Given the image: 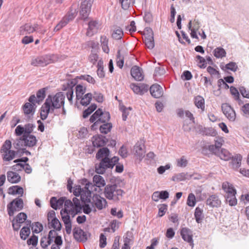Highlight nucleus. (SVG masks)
<instances>
[{"label": "nucleus", "instance_id": "f257e3e1", "mask_svg": "<svg viewBox=\"0 0 249 249\" xmlns=\"http://www.w3.org/2000/svg\"><path fill=\"white\" fill-rule=\"evenodd\" d=\"M81 210L82 207L79 199L74 197L72 199V202L70 200H66L65 202V208L60 212L64 223L71 222L70 215L73 217L81 213Z\"/></svg>", "mask_w": 249, "mask_h": 249}, {"label": "nucleus", "instance_id": "f03ea898", "mask_svg": "<svg viewBox=\"0 0 249 249\" xmlns=\"http://www.w3.org/2000/svg\"><path fill=\"white\" fill-rule=\"evenodd\" d=\"M110 151L107 147H103L100 148L96 155V158L97 160L101 159L100 162L99 164H95V172L99 174H103L105 173L104 166H106L105 163L108 164L107 161L109 157Z\"/></svg>", "mask_w": 249, "mask_h": 249}, {"label": "nucleus", "instance_id": "7ed1b4c3", "mask_svg": "<svg viewBox=\"0 0 249 249\" xmlns=\"http://www.w3.org/2000/svg\"><path fill=\"white\" fill-rule=\"evenodd\" d=\"M124 192L116 184H108L104 189L105 196L108 200L114 202L119 201L122 197Z\"/></svg>", "mask_w": 249, "mask_h": 249}, {"label": "nucleus", "instance_id": "20e7f679", "mask_svg": "<svg viewBox=\"0 0 249 249\" xmlns=\"http://www.w3.org/2000/svg\"><path fill=\"white\" fill-rule=\"evenodd\" d=\"M110 118L108 112L103 111L101 108H98L90 117L89 121L93 123L91 127L92 129H95L97 126L101 123H106Z\"/></svg>", "mask_w": 249, "mask_h": 249}, {"label": "nucleus", "instance_id": "39448f33", "mask_svg": "<svg viewBox=\"0 0 249 249\" xmlns=\"http://www.w3.org/2000/svg\"><path fill=\"white\" fill-rule=\"evenodd\" d=\"M12 147L11 142L6 140L1 147L0 152L4 161H9L13 160L18 154V151L11 149Z\"/></svg>", "mask_w": 249, "mask_h": 249}, {"label": "nucleus", "instance_id": "423d86ee", "mask_svg": "<svg viewBox=\"0 0 249 249\" xmlns=\"http://www.w3.org/2000/svg\"><path fill=\"white\" fill-rule=\"evenodd\" d=\"M84 181L85 186L83 192L80 195L81 199L84 204H91L92 201L91 192L96 191V188L94 185H93L92 183L89 182L87 179H85Z\"/></svg>", "mask_w": 249, "mask_h": 249}, {"label": "nucleus", "instance_id": "0eeeda50", "mask_svg": "<svg viewBox=\"0 0 249 249\" xmlns=\"http://www.w3.org/2000/svg\"><path fill=\"white\" fill-rule=\"evenodd\" d=\"M66 95L62 92L56 93L54 96L49 95L47 99L50 100L53 108L58 109L64 106Z\"/></svg>", "mask_w": 249, "mask_h": 249}, {"label": "nucleus", "instance_id": "6e6552de", "mask_svg": "<svg viewBox=\"0 0 249 249\" xmlns=\"http://www.w3.org/2000/svg\"><path fill=\"white\" fill-rule=\"evenodd\" d=\"M23 208V201L21 198H16L7 205L8 213L10 216L14 215L15 212L21 210Z\"/></svg>", "mask_w": 249, "mask_h": 249}, {"label": "nucleus", "instance_id": "1a4fd4ad", "mask_svg": "<svg viewBox=\"0 0 249 249\" xmlns=\"http://www.w3.org/2000/svg\"><path fill=\"white\" fill-rule=\"evenodd\" d=\"M53 55L49 54L40 56L33 59L31 64L35 66L44 67L53 63Z\"/></svg>", "mask_w": 249, "mask_h": 249}, {"label": "nucleus", "instance_id": "9d476101", "mask_svg": "<svg viewBox=\"0 0 249 249\" xmlns=\"http://www.w3.org/2000/svg\"><path fill=\"white\" fill-rule=\"evenodd\" d=\"M93 0H82L80 7L79 14L82 19L85 20L91 11Z\"/></svg>", "mask_w": 249, "mask_h": 249}, {"label": "nucleus", "instance_id": "9b49d317", "mask_svg": "<svg viewBox=\"0 0 249 249\" xmlns=\"http://www.w3.org/2000/svg\"><path fill=\"white\" fill-rule=\"evenodd\" d=\"M91 206L98 210H101L107 206V201L105 198L99 195H94L92 197Z\"/></svg>", "mask_w": 249, "mask_h": 249}, {"label": "nucleus", "instance_id": "f8f14e48", "mask_svg": "<svg viewBox=\"0 0 249 249\" xmlns=\"http://www.w3.org/2000/svg\"><path fill=\"white\" fill-rule=\"evenodd\" d=\"M221 109L223 114L230 121L234 122L235 120V112L228 104H223L221 106Z\"/></svg>", "mask_w": 249, "mask_h": 249}, {"label": "nucleus", "instance_id": "ddd939ff", "mask_svg": "<svg viewBox=\"0 0 249 249\" xmlns=\"http://www.w3.org/2000/svg\"><path fill=\"white\" fill-rule=\"evenodd\" d=\"M73 234L76 240L83 242H86L90 236L89 233L84 231L78 227H75L73 229Z\"/></svg>", "mask_w": 249, "mask_h": 249}, {"label": "nucleus", "instance_id": "4468645a", "mask_svg": "<svg viewBox=\"0 0 249 249\" xmlns=\"http://www.w3.org/2000/svg\"><path fill=\"white\" fill-rule=\"evenodd\" d=\"M38 25L35 24L32 25L30 23H26L19 28V34L20 35L30 34L36 31L37 29Z\"/></svg>", "mask_w": 249, "mask_h": 249}, {"label": "nucleus", "instance_id": "2eb2a0df", "mask_svg": "<svg viewBox=\"0 0 249 249\" xmlns=\"http://www.w3.org/2000/svg\"><path fill=\"white\" fill-rule=\"evenodd\" d=\"M207 205L212 208L219 207L221 204V201L219 196L215 194L212 195L207 199L206 201Z\"/></svg>", "mask_w": 249, "mask_h": 249}, {"label": "nucleus", "instance_id": "dca6fc26", "mask_svg": "<svg viewBox=\"0 0 249 249\" xmlns=\"http://www.w3.org/2000/svg\"><path fill=\"white\" fill-rule=\"evenodd\" d=\"M147 31L149 33L145 35L143 40L146 47L149 49H152L155 46L153 33L151 29H149Z\"/></svg>", "mask_w": 249, "mask_h": 249}, {"label": "nucleus", "instance_id": "f3484780", "mask_svg": "<svg viewBox=\"0 0 249 249\" xmlns=\"http://www.w3.org/2000/svg\"><path fill=\"white\" fill-rule=\"evenodd\" d=\"M180 234L184 241L189 243L192 247L193 246L192 232L190 229L187 228H182L181 230Z\"/></svg>", "mask_w": 249, "mask_h": 249}, {"label": "nucleus", "instance_id": "a211bd4d", "mask_svg": "<svg viewBox=\"0 0 249 249\" xmlns=\"http://www.w3.org/2000/svg\"><path fill=\"white\" fill-rule=\"evenodd\" d=\"M149 89L151 95L155 98L161 97L163 94L162 87L157 84L152 85Z\"/></svg>", "mask_w": 249, "mask_h": 249}, {"label": "nucleus", "instance_id": "6ab92c4d", "mask_svg": "<svg viewBox=\"0 0 249 249\" xmlns=\"http://www.w3.org/2000/svg\"><path fill=\"white\" fill-rule=\"evenodd\" d=\"M131 75L137 81H141L144 78L142 69L137 66H134L131 68Z\"/></svg>", "mask_w": 249, "mask_h": 249}, {"label": "nucleus", "instance_id": "aec40b11", "mask_svg": "<svg viewBox=\"0 0 249 249\" xmlns=\"http://www.w3.org/2000/svg\"><path fill=\"white\" fill-rule=\"evenodd\" d=\"M107 142L106 137L99 135L92 137V144L94 147H99L104 146Z\"/></svg>", "mask_w": 249, "mask_h": 249}, {"label": "nucleus", "instance_id": "412c9836", "mask_svg": "<svg viewBox=\"0 0 249 249\" xmlns=\"http://www.w3.org/2000/svg\"><path fill=\"white\" fill-rule=\"evenodd\" d=\"M98 22L96 21L91 20L89 22L88 28L86 33V35L89 36H91L97 33L98 30Z\"/></svg>", "mask_w": 249, "mask_h": 249}, {"label": "nucleus", "instance_id": "4be33fe9", "mask_svg": "<svg viewBox=\"0 0 249 249\" xmlns=\"http://www.w3.org/2000/svg\"><path fill=\"white\" fill-rule=\"evenodd\" d=\"M22 141H24L25 145L29 147L34 146L36 145L37 142L36 137L31 134L23 135Z\"/></svg>", "mask_w": 249, "mask_h": 249}, {"label": "nucleus", "instance_id": "5701e85b", "mask_svg": "<svg viewBox=\"0 0 249 249\" xmlns=\"http://www.w3.org/2000/svg\"><path fill=\"white\" fill-rule=\"evenodd\" d=\"M7 177L8 181L11 183H17L21 180V177L19 175L13 171H8Z\"/></svg>", "mask_w": 249, "mask_h": 249}, {"label": "nucleus", "instance_id": "b1692460", "mask_svg": "<svg viewBox=\"0 0 249 249\" xmlns=\"http://www.w3.org/2000/svg\"><path fill=\"white\" fill-rule=\"evenodd\" d=\"M192 177L191 175L187 173L182 172L174 175L172 178V180L174 181L179 182L186 179L189 180Z\"/></svg>", "mask_w": 249, "mask_h": 249}, {"label": "nucleus", "instance_id": "393cba45", "mask_svg": "<svg viewBox=\"0 0 249 249\" xmlns=\"http://www.w3.org/2000/svg\"><path fill=\"white\" fill-rule=\"evenodd\" d=\"M127 55V53L124 51L118 50L116 56L117 66L120 69H122L124 64V59Z\"/></svg>", "mask_w": 249, "mask_h": 249}, {"label": "nucleus", "instance_id": "a878e982", "mask_svg": "<svg viewBox=\"0 0 249 249\" xmlns=\"http://www.w3.org/2000/svg\"><path fill=\"white\" fill-rule=\"evenodd\" d=\"M143 145L136 143L134 146V154L141 160L144 157L145 151L143 148Z\"/></svg>", "mask_w": 249, "mask_h": 249}, {"label": "nucleus", "instance_id": "bb28decb", "mask_svg": "<svg viewBox=\"0 0 249 249\" xmlns=\"http://www.w3.org/2000/svg\"><path fill=\"white\" fill-rule=\"evenodd\" d=\"M111 31L112 37L114 39H121L124 36L123 31L120 27L114 26Z\"/></svg>", "mask_w": 249, "mask_h": 249}, {"label": "nucleus", "instance_id": "cd10ccee", "mask_svg": "<svg viewBox=\"0 0 249 249\" xmlns=\"http://www.w3.org/2000/svg\"><path fill=\"white\" fill-rule=\"evenodd\" d=\"M93 181L94 182V184H92V185H94L96 189V187H103L106 185V182L103 177L99 175L94 176L93 178Z\"/></svg>", "mask_w": 249, "mask_h": 249}, {"label": "nucleus", "instance_id": "c85d7f7f", "mask_svg": "<svg viewBox=\"0 0 249 249\" xmlns=\"http://www.w3.org/2000/svg\"><path fill=\"white\" fill-rule=\"evenodd\" d=\"M231 159L232 168L235 169L238 168L241 166L242 156L240 154H236L234 157L232 156Z\"/></svg>", "mask_w": 249, "mask_h": 249}, {"label": "nucleus", "instance_id": "c756f323", "mask_svg": "<svg viewBox=\"0 0 249 249\" xmlns=\"http://www.w3.org/2000/svg\"><path fill=\"white\" fill-rule=\"evenodd\" d=\"M8 193L13 195L18 194L21 196L23 194V189L19 186H13L9 188Z\"/></svg>", "mask_w": 249, "mask_h": 249}, {"label": "nucleus", "instance_id": "7c9ffc66", "mask_svg": "<svg viewBox=\"0 0 249 249\" xmlns=\"http://www.w3.org/2000/svg\"><path fill=\"white\" fill-rule=\"evenodd\" d=\"M217 156L221 160H229L231 159L232 157L231 153H230L228 150L224 148L220 149Z\"/></svg>", "mask_w": 249, "mask_h": 249}, {"label": "nucleus", "instance_id": "2f4dec72", "mask_svg": "<svg viewBox=\"0 0 249 249\" xmlns=\"http://www.w3.org/2000/svg\"><path fill=\"white\" fill-rule=\"evenodd\" d=\"M194 104L198 108H200L202 111L205 109L204 99L201 96H197L194 98Z\"/></svg>", "mask_w": 249, "mask_h": 249}, {"label": "nucleus", "instance_id": "473e14b6", "mask_svg": "<svg viewBox=\"0 0 249 249\" xmlns=\"http://www.w3.org/2000/svg\"><path fill=\"white\" fill-rule=\"evenodd\" d=\"M92 97L93 95L91 93L86 94L80 98V104L83 106H87L90 104Z\"/></svg>", "mask_w": 249, "mask_h": 249}, {"label": "nucleus", "instance_id": "72a5a7b5", "mask_svg": "<svg viewBox=\"0 0 249 249\" xmlns=\"http://www.w3.org/2000/svg\"><path fill=\"white\" fill-rule=\"evenodd\" d=\"M222 189L226 193L227 195L236 193V190L231 184L228 182H224L222 184Z\"/></svg>", "mask_w": 249, "mask_h": 249}, {"label": "nucleus", "instance_id": "f704fd0d", "mask_svg": "<svg viewBox=\"0 0 249 249\" xmlns=\"http://www.w3.org/2000/svg\"><path fill=\"white\" fill-rule=\"evenodd\" d=\"M48 227L49 229L53 228L54 230L58 231H60L62 228L61 224L57 218L53 219L49 222Z\"/></svg>", "mask_w": 249, "mask_h": 249}, {"label": "nucleus", "instance_id": "c9c22d12", "mask_svg": "<svg viewBox=\"0 0 249 249\" xmlns=\"http://www.w3.org/2000/svg\"><path fill=\"white\" fill-rule=\"evenodd\" d=\"M86 91V87L81 84L77 85L75 87L76 97L77 100H80V98L83 96Z\"/></svg>", "mask_w": 249, "mask_h": 249}, {"label": "nucleus", "instance_id": "e433bc0d", "mask_svg": "<svg viewBox=\"0 0 249 249\" xmlns=\"http://www.w3.org/2000/svg\"><path fill=\"white\" fill-rule=\"evenodd\" d=\"M203 212L202 209L200 208L199 207H197L196 208L194 215L196 222L197 223H200L204 218Z\"/></svg>", "mask_w": 249, "mask_h": 249}, {"label": "nucleus", "instance_id": "4c0bfd02", "mask_svg": "<svg viewBox=\"0 0 249 249\" xmlns=\"http://www.w3.org/2000/svg\"><path fill=\"white\" fill-rule=\"evenodd\" d=\"M22 109H23L24 113L25 115L31 114L32 115L35 112V109L34 108V106L30 103H25L24 105V106H23Z\"/></svg>", "mask_w": 249, "mask_h": 249}, {"label": "nucleus", "instance_id": "58836bf2", "mask_svg": "<svg viewBox=\"0 0 249 249\" xmlns=\"http://www.w3.org/2000/svg\"><path fill=\"white\" fill-rule=\"evenodd\" d=\"M100 42L103 51L107 53H108L109 52V49L108 46V40L105 36H101Z\"/></svg>", "mask_w": 249, "mask_h": 249}, {"label": "nucleus", "instance_id": "ea45409f", "mask_svg": "<svg viewBox=\"0 0 249 249\" xmlns=\"http://www.w3.org/2000/svg\"><path fill=\"white\" fill-rule=\"evenodd\" d=\"M236 193H232L231 195L229 194L226 196V202L229 203V205L232 206L237 204V199L235 197Z\"/></svg>", "mask_w": 249, "mask_h": 249}, {"label": "nucleus", "instance_id": "a19ab883", "mask_svg": "<svg viewBox=\"0 0 249 249\" xmlns=\"http://www.w3.org/2000/svg\"><path fill=\"white\" fill-rule=\"evenodd\" d=\"M99 127V130L101 133L106 134L110 131L112 127V124L110 123H102Z\"/></svg>", "mask_w": 249, "mask_h": 249}, {"label": "nucleus", "instance_id": "79ce46f5", "mask_svg": "<svg viewBox=\"0 0 249 249\" xmlns=\"http://www.w3.org/2000/svg\"><path fill=\"white\" fill-rule=\"evenodd\" d=\"M50 100L46 99L45 103L43 104L41 107V110L43 111H46L48 113H52L54 111V109L53 108V107L50 103Z\"/></svg>", "mask_w": 249, "mask_h": 249}, {"label": "nucleus", "instance_id": "37998d69", "mask_svg": "<svg viewBox=\"0 0 249 249\" xmlns=\"http://www.w3.org/2000/svg\"><path fill=\"white\" fill-rule=\"evenodd\" d=\"M118 160L119 158L117 157H114L111 159H110V157H109L107 160V161H108V164L105 163V164H106V166H104L105 168V172L106 171L107 168H112L115 165L116 163H117L118 161Z\"/></svg>", "mask_w": 249, "mask_h": 249}, {"label": "nucleus", "instance_id": "c03bdc74", "mask_svg": "<svg viewBox=\"0 0 249 249\" xmlns=\"http://www.w3.org/2000/svg\"><path fill=\"white\" fill-rule=\"evenodd\" d=\"M226 54V51L221 47H217L213 51V55L216 58H222L225 57Z\"/></svg>", "mask_w": 249, "mask_h": 249}, {"label": "nucleus", "instance_id": "a18cd8bd", "mask_svg": "<svg viewBox=\"0 0 249 249\" xmlns=\"http://www.w3.org/2000/svg\"><path fill=\"white\" fill-rule=\"evenodd\" d=\"M97 108V106L95 104H91L88 108L85 109L83 113V117L86 118Z\"/></svg>", "mask_w": 249, "mask_h": 249}, {"label": "nucleus", "instance_id": "49530a36", "mask_svg": "<svg viewBox=\"0 0 249 249\" xmlns=\"http://www.w3.org/2000/svg\"><path fill=\"white\" fill-rule=\"evenodd\" d=\"M30 233V229L29 227H23L20 232V236L21 239L25 240Z\"/></svg>", "mask_w": 249, "mask_h": 249}, {"label": "nucleus", "instance_id": "de8ad7c7", "mask_svg": "<svg viewBox=\"0 0 249 249\" xmlns=\"http://www.w3.org/2000/svg\"><path fill=\"white\" fill-rule=\"evenodd\" d=\"M177 166L179 167H185L188 164V160L185 157L183 156L180 158L176 160Z\"/></svg>", "mask_w": 249, "mask_h": 249}, {"label": "nucleus", "instance_id": "09e8293b", "mask_svg": "<svg viewBox=\"0 0 249 249\" xmlns=\"http://www.w3.org/2000/svg\"><path fill=\"white\" fill-rule=\"evenodd\" d=\"M57 231L55 230L50 231L47 237L49 240V243H52L57 236H61L60 235H58Z\"/></svg>", "mask_w": 249, "mask_h": 249}, {"label": "nucleus", "instance_id": "8fccbe9b", "mask_svg": "<svg viewBox=\"0 0 249 249\" xmlns=\"http://www.w3.org/2000/svg\"><path fill=\"white\" fill-rule=\"evenodd\" d=\"M203 135L210 136H215L217 132L212 127L204 128L202 131Z\"/></svg>", "mask_w": 249, "mask_h": 249}, {"label": "nucleus", "instance_id": "3c124183", "mask_svg": "<svg viewBox=\"0 0 249 249\" xmlns=\"http://www.w3.org/2000/svg\"><path fill=\"white\" fill-rule=\"evenodd\" d=\"M32 230L33 232L38 233L43 230V225L39 222H35L32 224Z\"/></svg>", "mask_w": 249, "mask_h": 249}, {"label": "nucleus", "instance_id": "603ef678", "mask_svg": "<svg viewBox=\"0 0 249 249\" xmlns=\"http://www.w3.org/2000/svg\"><path fill=\"white\" fill-rule=\"evenodd\" d=\"M54 244H53L51 249H60V246L62 245L63 241L61 236H57L54 240Z\"/></svg>", "mask_w": 249, "mask_h": 249}, {"label": "nucleus", "instance_id": "864d4df0", "mask_svg": "<svg viewBox=\"0 0 249 249\" xmlns=\"http://www.w3.org/2000/svg\"><path fill=\"white\" fill-rule=\"evenodd\" d=\"M187 204L190 207H194L196 204V199L195 195L191 193L188 195Z\"/></svg>", "mask_w": 249, "mask_h": 249}, {"label": "nucleus", "instance_id": "5fc2aeb1", "mask_svg": "<svg viewBox=\"0 0 249 249\" xmlns=\"http://www.w3.org/2000/svg\"><path fill=\"white\" fill-rule=\"evenodd\" d=\"M27 217V216L26 213H20L14 219L18 222V223L22 224L26 220Z\"/></svg>", "mask_w": 249, "mask_h": 249}, {"label": "nucleus", "instance_id": "6e6d98bb", "mask_svg": "<svg viewBox=\"0 0 249 249\" xmlns=\"http://www.w3.org/2000/svg\"><path fill=\"white\" fill-rule=\"evenodd\" d=\"M35 125L32 124H27L24 125V133L23 135H30L33 131Z\"/></svg>", "mask_w": 249, "mask_h": 249}, {"label": "nucleus", "instance_id": "4d7b16f0", "mask_svg": "<svg viewBox=\"0 0 249 249\" xmlns=\"http://www.w3.org/2000/svg\"><path fill=\"white\" fill-rule=\"evenodd\" d=\"M240 109L243 116L246 118H249V103L243 105Z\"/></svg>", "mask_w": 249, "mask_h": 249}, {"label": "nucleus", "instance_id": "13d9d810", "mask_svg": "<svg viewBox=\"0 0 249 249\" xmlns=\"http://www.w3.org/2000/svg\"><path fill=\"white\" fill-rule=\"evenodd\" d=\"M121 111L122 112V118L123 121H125L127 118V116L129 114V110H131V108H126L124 106H121L120 107Z\"/></svg>", "mask_w": 249, "mask_h": 249}, {"label": "nucleus", "instance_id": "bf43d9fd", "mask_svg": "<svg viewBox=\"0 0 249 249\" xmlns=\"http://www.w3.org/2000/svg\"><path fill=\"white\" fill-rule=\"evenodd\" d=\"M45 88H43L38 90V91L36 93V97L37 98V101H39L40 102H41L43 100V99L45 97Z\"/></svg>", "mask_w": 249, "mask_h": 249}, {"label": "nucleus", "instance_id": "052dcab7", "mask_svg": "<svg viewBox=\"0 0 249 249\" xmlns=\"http://www.w3.org/2000/svg\"><path fill=\"white\" fill-rule=\"evenodd\" d=\"M98 69L97 71V73L99 77L103 78L105 76V73L104 71V68L103 66V62L101 61H99L98 63Z\"/></svg>", "mask_w": 249, "mask_h": 249}, {"label": "nucleus", "instance_id": "680f3d73", "mask_svg": "<svg viewBox=\"0 0 249 249\" xmlns=\"http://www.w3.org/2000/svg\"><path fill=\"white\" fill-rule=\"evenodd\" d=\"M121 3L122 7L124 10L129 8L130 5L134 2L133 0H119Z\"/></svg>", "mask_w": 249, "mask_h": 249}, {"label": "nucleus", "instance_id": "e2e57ef3", "mask_svg": "<svg viewBox=\"0 0 249 249\" xmlns=\"http://www.w3.org/2000/svg\"><path fill=\"white\" fill-rule=\"evenodd\" d=\"M197 61H198V66L200 68H205L206 67V60L202 56L198 55L196 56Z\"/></svg>", "mask_w": 249, "mask_h": 249}, {"label": "nucleus", "instance_id": "0e129e2a", "mask_svg": "<svg viewBox=\"0 0 249 249\" xmlns=\"http://www.w3.org/2000/svg\"><path fill=\"white\" fill-rule=\"evenodd\" d=\"M167 205L165 204H162L160 205L159 208L158 215L160 217H161L164 215L167 210Z\"/></svg>", "mask_w": 249, "mask_h": 249}, {"label": "nucleus", "instance_id": "69168bd1", "mask_svg": "<svg viewBox=\"0 0 249 249\" xmlns=\"http://www.w3.org/2000/svg\"><path fill=\"white\" fill-rule=\"evenodd\" d=\"M88 132V130L86 127H81L79 130L78 133L77 134V137L79 139L84 138L87 135Z\"/></svg>", "mask_w": 249, "mask_h": 249}, {"label": "nucleus", "instance_id": "338daca9", "mask_svg": "<svg viewBox=\"0 0 249 249\" xmlns=\"http://www.w3.org/2000/svg\"><path fill=\"white\" fill-rule=\"evenodd\" d=\"M225 68L233 71H236L238 69V67L235 62H231L226 65Z\"/></svg>", "mask_w": 249, "mask_h": 249}, {"label": "nucleus", "instance_id": "774afa93", "mask_svg": "<svg viewBox=\"0 0 249 249\" xmlns=\"http://www.w3.org/2000/svg\"><path fill=\"white\" fill-rule=\"evenodd\" d=\"M212 153L214 154L216 156H218V154L220 151V149L215 146L214 144L209 145L207 148Z\"/></svg>", "mask_w": 249, "mask_h": 249}]
</instances>
